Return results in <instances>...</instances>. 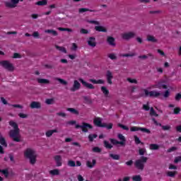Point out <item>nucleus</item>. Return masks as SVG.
<instances>
[{
    "label": "nucleus",
    "mask_w": 181,
    "mask_h": 181,
    "mask_svg": "<svg viewBox=\"0 0 181 181\" xmlns=\"http://www.w3.org/2000/svg\"><path fill=\"white\" fill-rule=\"evenodd\" d=\"M8 124L10 127H12V128H13V129H11L9 132L10 138H12L14 142H21V137L19 136L20 129L18 123H16V122L11 120Z\"/></svg>",
    "instance_id": "nucleus-1"
},
{
    "label": "nucleus",
    "mask_w": 181,
    "mask_h": 181,
    "mask_svg": "<svg viewBox=\"0 0 181 181\" xmlns=\"http://www.w3.org/2000/svg\"><path fill=\"white\" fill-rule=\"evenodd\" d=\"M24 156L27 159H29L30 165H35L36 163V158L37 155H36V151L30 148H27L24 151Z\"/></svg>",
    "instance_id": "nucleus-2"
},
{
    "label": "nucleus",
    "mask_w": 181,
    "mask_h": 181,
    "mask_svg": "<svg viewBox=\"0 0 181 181\" xmlns=\"http://www.w3.org/2000/svg\"><path fill=\"white\" fill-rule=\"evenodd\" d=\"M146 162H148V157L141 156L140 159L135 161L134 166L138 170H144Z\"/></svg>",
    "instance_id": "nucleus-3"
},
{
    "label": "nucleus",
    "mask_w": 181,
    "mask_h": 181,
    "mask_svg": "<svg viewBox=\"0 0 181 181\" xmlns=\"http://www.w3.org/2000/svg\"><path fill=\"white\" fill-rule=\"evenodd\" d=\"M93 124L95 127H98L99 128H107V129H112L113 124L112 123H103L101 121V118L97 117L93 119Z\"/></svg>",
    "instance_id": "nucleus-4"
},
{
    "label": "nucleus",
    "mask_w": 181,
    "mask_h": 181,
    "mask_svg": "<svg viewBox=\"0 0 181 181\" xmlns=\"http://www.w3.org/2000/svg\"><path fill=\"white\" fill-rule=\"evenodd\" d=\"M117 138L120 140V141H118L115 139H110V141L112 145H121L122 146H125V142L127 141V139H125V136L122 135V134H119L117 135Z\"/></svg>",
    "instance_id": "nucleus-5"
},
{
    "label": "nucleus",
    "mask_w": 181,
    "mask_h": 181,
    "mask_svg": "<svg viewBox=\"0 0 181 181\" xmlns=\"http://www.w3.org/2000/svg\"><path fill=\"white\" fill-rule=\"evenodd\" d=\"M75 128H76V129H78V128H81V129L82 130V132L87 133L88 132V129H93V125L88 123L82 122V125L76 124L75 126Z\"/></svg>",
    "instance_id": "nucleus-6"
},
{
    "label": "nucleus",
    "mask_w": 181,
    "mask_h": 181,
    "mask_svg": "<svg viewBox=\"0 0 181 181\" xmlns=\"http://www.w3.org/2000/svg\"><path fill=\"white\" fill-rule=\"evenodd\" d=\"M0 66H2L4 69H6V70H8V71H13L15 70V67H13V64L9 62V61H1L0 62Z\"/></svg>",
    "instance_id": "nucleus-7"
},
{
    "label": "nucleus",
    "mask_w": 181,
    "mask_h": 181,
    "mask_svg": "<svg viewBox=\"0 0 181 181\" xmlns=\"http://www.w3.org/2000/svg\"><path fill=\"white\" fill-rule=\"evenodd\" d=\"M144 93V97H153L154 98H158L161 93L156 90L148 91L147 89H143Z\"/></svg>",
    "instance_id": "nucleus-8"
},
{
    "label": "nucleus",
    "mask_w": 181,
    "mask_h": 181,
    "mask_svg": "<svg viewBox=\"0 0 181 181\" xmlns=\"http://www.w3.org/2000/svg\"><path fill=\"white\" fill-rule=\"evenodd\" d=\"M135 36H136V33L130 31L122 34V39H123L124 40H131V39H134Z\"/></svg>",
    "instance_id": "nucleus-9"
},
{
    "label": "nucleus",
    "mask_w": 181,
    "mask_h": 181,
    "mask_svg": "<svg viewBox=\"0 0 181 181\" xmlns=\"http://www.w3.org/2000/svg\"><path fill=\"white\" fill-rule=\"evenodd\" d=\"M78 80H79L80 83H81L82 86H83V87H86V88H88L89 90H94V88H95V87H94V85L87 83L83 78H79Z\"/></svg>",
    "instance_id": "nucleus-10"
},
{
    "label": "nucleus",
    "mask_w": 181,
    "mask_h": 181,
    "mask_svg": "<svg viewBox=\"0 0 181 181\" xmlns=\"http://www.w3.org/2000/svg\"><path fill=\"white\" fill-rule=\"evenodd\" d=\"M19 4V0H11V2L6 1L5 6L6 8H16V5Z\"/></svg>",
    "instance_id": "nucleus-11"
},
{
    "label": "nucleus",
    "mask_w": 181,
    "mask_h": 181,
    "mask_svg": "<svg viewBox=\"0 0 181 181\" xmlns=\"http://www.w3.org/2000/svg\"><path fill=\"white\" fill-rule=\"evenodd\" d=\"M30 107L32 109L36 108L37 110H40V108H42V103L40 102L33 101L30 103Z\"/></svg>",
    "instance_id": "nucleus-12"
},
{
    "label": "nucleus",
    "mask_w": 181,
    "mask_h": 181,
    "mask_svg": "<svg viewBox=\"0 0 181 181\" xmlns=\"http://www.w3.org/2000/svg\"><path fill=\"white\" fill-rule=\"evenodd\" d=\"M106 78L108 84H112V78H114V76H112V72H111V71H107Z\"/></svg>",
    "instance_id": "nucleus-13"
},
{
    "label": "nucleus",
    "mask_w": 181,
    "mask_h": 181,
    "mask_svg": "<svg viewBox=\"0 0 181 181\" xmlns=\"http://www.w3.org/2000/svg\"><path fill=\"white\" fill-rule=\"evenodd\" d=\"M54 159L57 163V166L60 167L62 166V165H63V163H62V156L57 155L54 157Z\"/></svg>",
    "instance_id": "nucleus-14"
},
{
    "label": "nucleus",
    "mask_w": 181,
    "mask_h": 181,
    "mask_svg": "<svg viewBox=\"0 0 181 181\" xmlns=\"http://www.w3.org/2000/svg\"><path fill=\"white\" fill-rule=\"evenodd\" d=\"M88 45L91 47H95V46H97V42H95V37H90L89 40L88 41Z\"/></svg>",
    "instance_id": "nucleus-15"
},
{
    "label": "nucleus",
    "mask_w": 181,
    "mask_h": 181,
    "mask_svg": "<svg viewBox=\"0 0 181 181\" xmlns=\"http://www.w3.org/2000/svg\"><path fill=\"white\" fill-rule=\"evenodd\" d=\"M80 87H81V84L78 83V81L75 80L74 81L73 88H71V91H76L77 90H79Z\"/></svg>",
    "instance_id": "nucleus-16"
},
{
    "label": "nucleus",
    "mask_w": 181,
    "mask_h": 181,
    "mask_svg": "<svg viewBox=\"0 0 181 181\" xmlns=\"http://www.w3.org/2000/svg\"><path fill=\"white\" fill-rule=\"evenodd\" d=\"M95 163H97V160H95V159H93L92 160V163H91V161L88 160L86 162V166L88 168H90V169H93V168H94V166H95Z\"/></svg>",
    "instance_id": "nucleus-17"
},
{
    "label": "nucleus",
    "mask_w": 181,
    "mask_h": 181,
    "mask_svg": "<svg viewBox=\"0 0 181 181\" xmlns=\"http://www.w3.org/2000/svg\"><path fill=\"white\" fill-rule=\"evenodd\" d=\"M90 83H93V84H104L105 81L103 79L95 80L94 78L89 79Z\"/></svg>",
    "instance_id": "nucleus-18"
},
{
    "label": "nucleus",
    "mask_w": 181,
    "mask_h": 181,
    "mask_svg": "<svg viewBox=\"0 0 181 181\" xmlns=\"http://www.w3.org/2000/svg\"><path fill=\"white\" fill-rule=\"evenodd\" d=\"M95 30L97 32H104L105 33H107V28H105L104 26L103 25H97L95 27Z\"/></svg>",
    "instance_id": "nucleus-19"
},
{
    "label": "nucleus",
    "mask_w": 181,
    "mask_h": 181,
    "mask_svg": "<svg viewBox=\"0 0 181 181\" xmlns=\"http://www.w3.org/2000/svg\"><path fill=\"white\" fill-rule=\"evenodd\" d=\"M107 42L110 46H115V38H114V37L108 36Z\"/></svg>",
    "instance_id": "nucleus-20"
},
{
    "label": "nucleus",
    "mask_w": 181,
    "mask_h": 181,
    "mask_svg": "<svg viewBox=\"0 0 181 181\" xmlns=\"http://www.w3.org/2000/svg\"><path fill=\"white\" fill-rule=\"evenodd\" d=\"M58 131L57 129H52V130H48L45 132V135L47 138H50L53 134L57 133Z\"/></svg>",
    "instance_id": "nucleus-21"
},
{
    "label": "nucleus",
    "mask_w": 181,
    "mask_h": 181,
    "mask_svg": "<svg viewBox=\"0 0 181 181\" xmlns=\"http://www.w3.org/2000/svg\"><path fill=\"white\" fill-rule=\"evenodd\" d=\"M66 111H69V112H71V114H74V115H80V112H78V110H76L75 108L73 107H68L66 109Z\"/></svg>",
    "instance_id": "nucleus-22"
},
{
    "label": "nucleus",
    "mask_w": 181,
    "mask_h": 181,
    "mask_svg": "<svg viewBox=\"0 0 181 181\" xmlns=\"http://www.w3.org/2000/svg\"><path fill=\"white\" fill-rule=\"evenodd\" d=\"M163 83H165V81H159L157 83L158 88H159V90H160V88H163L164 90L168 89V86L163 84Z\"/></svg>",
    "instance_id": "nucleus-23"
},
{
    "label": "nucleus",
    "mask_w": 181,
    "mask_h": 181,
    "mask_svg": "<svg viewBox=\"0 0 181 181\" xmlns=\"http://www.w3.org/2000/svg\"><path fill=\"white\" fill-rule=\"evenodd\" d=\"M37 83H39L40 84H49L50 83V81H49V79L37 78Z\"/></svg>",
    "instance_id": "nucleus-24"
},
{
    "label": "nucleus",
    "mask_w": 181,
    "mask_h": 181,
    "mask_svg": "<svg viewBox=\"0 0 181 181\" xmlns=\"http://www.w3.org/2000/svg\"><path fill=\"white\" fill-rule=\"evenodd\" d=\"M35 5L38 6H46V5H47V0L38 1L35 3Z\"/></svg>",
    "instance_id": "nucleus-25"
},
{
    "label": "nucleus",
    "mask_w": 181,
    "mask_h": 181,
    "mask_svg": "<svg viewBox=\"0 0 181 181\" xmlns=\"http://www.w3.org/2000/svg\"><path fill=\"white\" fill-rule=\"evenodd\" d=\"M49 175H52V176H59V175H60V170H59V169L51 170L49 171Z\"/></svg>",
    "instance_id": "nucleus-26"
},
{
    "label": "nucleus",
    "mask_w": 181,
    "mask_h": 181,
    "mask_svg": "<svg viewBox=\"0 0 181 181\" xmlns=\"http://www.w3.org/2000/svg\"><path fill=\"white\" fill-rule=\"evenodd\" d=\"M104 146L106 149H112V144H110V141L105 140L103 141Z\"/></svg>",
    "instance_id": "nucleus-27"
},
{
    "label": "nucleus",
    "mask_w": 181,
    "mask_h": 181,
    "mask_svg": "<svg viewBox=\"0 0 181 181\" xmlns=\"http://www.w3.org/2000/svg\"><path fill=\"white\" fill-rule=\"evenodd\" d=\"M102 93L104 94V95H105V97H107V95H108V94H110V90H108V89H107V87L105 86H102L100 88Z\"/></svg>",
    "instance_id": "nucleus-28"
},
{
    "label": "nucleus",
    "mask_w": 181,
    "mask_h": 181,
    "mask_svg": "<svg viewBox=\"0 0 181 181\" xmlns=\"http://www.w3.org/2000/svg\"><path fill=\"white\" fill-rule=\"evenodd\" d=\"M56 49L62 52V53H67V49L64 47H60L59 45H55Z\"/></svg>",
    "instance_id": "nucleus-29"
},
{
    "label": "nucleus",
    "mask_w": 181,
    "mask_h": 181,
    "mask_svg": "<svg viewBox=\"0 0 181 181\" xmlns=\"http://www.w3.org/2000/svg\"><path fill=\"white\" fill-rule=\"evenodd\" d=\"M0 144L4 148L8 147V144L6 143V140L4 137H0Z\"/></svg>",
    "instance_id": "nucleus-30"
},
{
    "label": "nucleus",
    "mask_w": 181,
    "mask_h": 181,
    "mask_svg": "<svg viewBox=\"0 0 181 181\" xmlns=\"http://www.w3.org/2000/svg\"><path fill=\"white\" fill-rule=\"evenodd\" d=\"M84 12H96V11L95 10H90V9L86 8H79V13H83Z\"/></svg>",
    "instance_id": "nucleus-31"
},
{
    "label": "nucleus",
    "mask_w": 181,
    "mask_h": 181,
    "mask_svg": "<svg viewBox=\"0 0 181 181\" xmlns=\"http://www.w3.org/2000/svg\"><path fill=\"white\" fill-rule=\"evenodd\" d=\"M147 40L148 42H152L153 43H156V42H158V40L152 35L147 36Z\"/></svg>",
    "instance_id": "nucleus-32"
},
{
    "label": "nucleus",
    "mask_w": 181,
    "mask_h": 181,
    "mask_svg": "<svg viewBox=\"0 0 181 181\" xmlns=\"http://www.w3.org/2000/svg\"><path fill=\"white\" fill-rule=\"evenodd\" d=\"M150 149L151 151H158V149H159V145L156 144H150Z\"/></svg>",
    "instance_id": "nucleus-33"
},
{
    "label": "nucleus",
    "mask_w": 181,
    "mask_h": 181,
    "mask_svg": "<svg viewBox=\"0 0 181 181\" xmlns=\"http://www.w3.org/2000/svg\"><path fill=\"white\" fill-rule=\"evenodd\" d=\"M45 33H52V35L53 36H57V31L54 30H45Z\"/></svg>",
    "instance_id": "nucleus-34"
},
{
    "label": "nucleus",
    "mask_w": 181,
    "mask_h": 181,
    "mask_svg": "<svg viewBox=\"0 0 181 181\" xmlns=\"http://www.w3.org/2000/svg\"><path fill=\"white\" fill-rule=\"evenodd\" d=\"M148 57H152V59H153V54L149 53L147 55H140V56H139V59H148Z\"/></svg>",
    "instance_id": "nucleus-35"
},
{
    "label": "nucleus",
    "mask_w": 181,
    "mask_h": 181,
    "mask_svg": "<svg viewBox=\"0 0 181 181\" xmlns=\"http://www.w3.org/2000/svg\"><path fill=\"white\" fill-rule=\"evenodd\" d=\"M177 175V171H168L167 173V175L169 176V177H175Z\"/></svg>",
    "instance_id": "nucleus-36"
},
{
    "label": "nucleus",
    "mask_w": 181,
    "mask_h": 181,
    "mask_svg": "<svg viewBox=\"0 0 181 181\" xmlns=\"http://www.w3.org/2000/svg\"><path fill=\"white\" fill-rule=\"evenodd\" d=\"M97 136H98V135L97 134H89L88 138L90 142H93L94 141V139H95V138H97Z\"/></svg>",
    "instance_id": "nucleus-37"
},
{
    "label": "nucleus",
    "mask_w": 181,
    "mask_h": 181,
    "mask_svg": "<svg viewBox=\"0 0 181 181\" xmlns=\"http://www.w3.org/2000/svg\"><path fill=\"white\" fill-rule=\"evenodd\" d=\"M134 141L136 145H139V144H141V145H144V142L141 141L138 136H134Z\"/></svg>",
    "instance_id": "nucleus-38"
},
{
    "label": "nucleus",
    "mask_w": 181,
    "mask_h": 181,
    "mask_svg": "<svg viewBox=\"0 0 181 181\" xmlns=\"http://www.w3.org/2000/svg\"><path fill=\"white\" fill-rule=\"evenodd\" d=\"M133 181H142V177H141V175H136L132 177Z\"/></svg>",
    "instance_id": "nucleus-39"
},
{
    "label": "nucleus",
    "mask_w": 181,
    "mask_h": 181,
    "mask_svg": "<svg viewBox=\"0 0 181 181\" xmlns=\"http://www.w3.org/2000/svg\"><path fill=\"white\" fill-rule=\"evenodd\" d=\"M110 158H112L114 160H119V155L110 153Z\"/></svg>",
    "instance_id": "nucleus-40"
},
{
    "label": "nucleus",
    "mask_w": 181,
    "mask_h": 181,
    "mask_svg": "<svg viewBox=\"0 0 181 181\" xmlns=\"http://www.w3.org/2000/svg\"><path fill=\"white\" fill-rule=\"evenodd\" d=\"M150 115H151V117H158L159 115L157 114V112L155 111V109H153V107H151L150 110Z\"/></svg>",
    "instance_id": "nucleus-41"
},
{
    "label": "nucleus",
    "mask_w": 181,
    "mask_h": 181,
    "mask_svg": "<svg viewBox=\"0 0 181 181\" xmlns=\"http://www.w3.org/2000/svg\"><path fill=\"white\" fill-rule=\"evenodd\" d=\"M0 173H3L5 177H8V176H9V171L8 170V169H5V170L0 169Z\"/></svg>",
    "instance_id": "nucleus-42"
},
{
    "label": "nucleus",
    "mask_w": 181,
    "mask_h": 181,
    "mask_svg": "<svg viewBox=\"0 0 181 181\" xmlns=\"http://www.w3.org/2000/svg\"><path fill=\"white\" fill-rule=\"evenodd\" d=\"M58 30H60L61 32H73L71 28H64L62 27L58 28Z\"/></svg>",
    "instance_id": "nucleus-43"
},
{
    "label": "nucleus",
    "mask_w": 181,
    "mask_h": 181,
    "mask_svg": "<svg viewBox=\"0 0 181 181\" xmlns=\"http://www.w3.org/2000/svg\"><path fill=\"white\" fill-rule=\"evenodd\" d=\"M68 166H70L71 168L76 167V161L69 160L68 161Z\"/></svg>",
    "instance_id": "nucleus-44"
},
{
    "label": "nucleus",
    "mask_w": 181,
    "mask_h": 181,
    "mask_svg": "<svg viewBox=\"0 0 181 181\" xmlns=\"http://www.w3.org/2000/svg\"><path fill=\"white\" fill-rule=\"evenodd\" d=\"M118 127H119V128H122V129H124V131H129V128L121 123H119L117 124Z\"/></svg>",
    "instance_id": "nucleus-45"
},
{
    "label": "nucleus",
    "mask_w": 181,
    "mask_h": 181,
    "mask_svg": "<svg viewBox=\"0 0 181 181\" xmlns=\"http://www.w3.org/2000/svg\"><path fill=\"white\" fill-rule=\"evenodd\" d=\"M131 132H136V131H141V127H132L130 128Z\"/></svg>",
    "instance_id": "nucleus-46"
},
{
    "label": "nucleus",
    "mask_w": 181,
    "mask_h": 181,
    "mask_svg": "<svg viewBox=\"0 0 181 181\" xmlns=\"http://www.w3.org/2000/svg\"><path fill=\"white\" fill-rule=\"evenodd\" d=\"M107 57H109V59L111 60H117V55H115V54H109Z\"/></svg>",
    "instance_id": "nucleus-47"
},
{
    "label": "nucleus",
    "mask_w": 181,
    "mask_h": 181,
    "mask_svg": "<svg viewBox=\"0 0 181 181\" xmlns=\"http://www.w3.org/2000/svg\"><path fill=\"white\" fill-rule=\"evenodd\" d=\"M93 152H95V153H100V152H101V148L98 146L93 147Z\"/></svg>",
    "instance_id": "nucleus-48"
},
{
    "label": "nucleus",
    "mask_w": 181,
    "mask_h": 181,
    "mask_svg": "<svg viewBox=\"0 0 181 181\" xmlns=\"http://www.w3.org/2000/svg\"><path fill=\"white\" fill-rule=\"evenodd\" d=\"M127 81H129V83H131L132 84H138V81H136V79L128 78Z\"/></svg>",
    "instance_id": "nucleus-49"
},
{
    "label": "nucleus",
    "mask_w": 181,
    "mask_h": 181,
    "mask_svg": "<svg viewBox=\"0 0 181 181\" xmlns=\"http://www.w3.org/2000/svg\"><path fill=\"white\" fill-rule=\"evenodd\" d=\"M145 152H146V149L145 148L139 149V155H140L141 156H144V155H145Z\"/></svg>",
    "instance_id": "nucleus-50"
},
{
    "label": "nucleus",
    "mask_w": 181,
    "mask_h": 181,
    "mask_svg": "<svg viewBox=\"0 0 181 181\" xmlns=\"http://www.w3.org/2000/svg\"><path fill=\"white\" fill-rule=\"evenodd\" d=\"M140 131H141V132H145L146 134H151V130H149V129L140 127Z\"/></svg>",
    "instance_id": "nucleus-51"
},
{
    "label": "nucleus",
    "mask_w": 181,
    "mask_h": 181,
    "mask_svg": "<svg viewBox=\"0 0 181 181\" xmlns=\"http://www.w3.org/2000/svg\"><path fill=\"white\" fill-rule=\"evenodd\" d=\"M57 81H59L61 84H64V86H67V81H64L62 78H57Z\"/></svg>",
    "instance_id": "nucleus-52"
},
{
    "label": "nucleus",
    "mask_w": 181,
    "mask_h": 181,
    "mask_svg": "<svg viewBox=\"0 0 181 181\" xmlns=\"http://www.w3.org/2000/svg\"><path fill=\"white\" fill-rule=\"evenodd\" d=\"M180 111H181V109L180 107H175L174 108V111H173V113L175 115H177L178 114L180 113Z\"/></svg>",
    "instance_id": "nucleus-53"
},
{
    "label": "nucleus",
    "mask_w": 181,
    "mask_h": 181,
    "mask_svg": "<svg viewBox=\"0 0 181 181\" xmlns=\"http://www.w3.org/2000/svg\"><path fill=\"white\" fill-rule=\"evenodd\" d=\"M121 56L122 57H134V56H135V54H122Z\"/></svg>",
    "instance_id": "nucleus-54"
},
{
    "label": "nucleus",
    "mask_w": 181,
    "mask_h": 181,
    "mask_svg": "<svg viewBox=\"0 0 181 181\" xmlns=\"http://www.w3.org/2000/svg\"><path fill=\"white\" fill-rule=\"evenodd\" d=\"M169 95H170V92L169 91V90H165L163 94V98H168V97H169Z\"/></svg>",
    "instance_id": "nucleus-55"
},
{
    "label": "nucleus",
    "mask_w": 181,
    "mask_h": 181,
    "mask_svg": "<svg viewBox=\"0 0 181 181\" xmlns=\"http://www.w3.org/2000/svg\"><path fill=\"white\" fill-rule=\"evenodd\" d=\"M176 149H177V148L173 146V147L168 148L167 150V152H168V153H170V152H175V151H176Z\"/></svg>",
    "instance_id": "nucleus-56"
},
{
    "label": "nucleus",
    "mask_w": 181,
    "mask_h": 181,
    "mask_svg": "<svg viewBox=\"0 0 181 181\" xmlns=\"http://www.w3.org/2000/svg\"><path fill=\"white\" fill-rule=\"evenodd\" d=\"M80 33L82 35H87L88 33V30H86L84 28H81V30H80Z\"/></svg>",
    "instance_id": "nucleus-57"
},
{
    "label": "nucleus",
    "mask_w": 181,
    "mask_h": 181,
    "mask_svg": "<svg viewBox=\"0 0 181 181\" xmlns=\"http://www.w3.org/2000/svg\"><path fill=\"white\" fill-rule=\"evenodd\" d=\"M170 126L169 125H165V126H162V129H163V131H169V129H170Z\"/></svg>",
    "instance_id": "nucleus-58"
},
{
    "label": "nucleus",
    "mask_w": 181,
    "mask_h": 181,
    "mask_svg": "<svg viewBox=\"0 0 181 181\" xmlns=\"http://www.w3.org/2000/svg\"><path fill=\"white\" fill-rule=\"evenodd\" d=\"M88 23H91L93 25H100V22H98L97 21L91 20V21H88Z\"/></svg>",
    "instance_id": "nucleus-59"
},
{
    "label": "nucleus",
    "mask_w": 181,
    "mask_h": 181,
    "mask_svg": "<svg viewBox=\"0 0 181 181\" xmlns=\"http://www.w3.org/2000/svg\"><path fill=\"white\" fill-rule=\"evenodd\" d=\"M83 99L86 104H91V100H90L87 96H85Z\"/></svg>",
    "instance_id": "nucleus-60"
},
{
    "label": "nucleus",
    "mask_w": 181,
    "mask_h": 181,
    "mask_svg": "<svg viewBox=\"0 0 181 181\" xmlns=\"http://www.w3.org/2000/svg\"><path fill=\"white\" fill-rule=\"evenodd\" d=\"M175 101H179L180 100H181V93H177L175 95Z\"/></svg>",
    "instance_id": "nucleus-61"
},
{
    "label": "nucleus",
    "mask_w": 181,
    "mask_h": 181,
    "mask_svg": "<svg viewBox=\"0 0 181 181\" xmlns=\"http://www.w3.org/2000/svg\"><path fill=\"white\" fill-rule=\"evenodd\" d=\"M175 163H179V162H181V156H177L175 158L174 160Z\"/></svg>",
    "instance_id": "nucleus-62"
},
{
    "label": "nucleus",
    "mask_w": 181,
    "mask_h": 181,
    "mask_svg": "<svg viewBox=\"0 0 181 181\" xmlns=\"http://www.w3.org/2000/svg\"><path fill=\"white\" fill-rule=\"evenodd\" d=\"M18 117H20V118H26L28 117V115L24 113H19Z\"/></svg>",
    "instance_id": "nucleus-63"
},
{
    "label": "nucleus",
    "mask_w": 181,
    "mask_h": 181,
    "mask_svg": "<svg viewBox=\"0 0 181 181\" xmlns=\"http://www.w3.org/2000/svg\"><path fill=\"white\" fill-rule=\"evenodd\" d=\"M78 47L77 46V44H76V43H73L72 44V47H71V50H77V48H78Z\"/></svg>",
    "instance_id": "nucleus-64"
}]
</instances>
